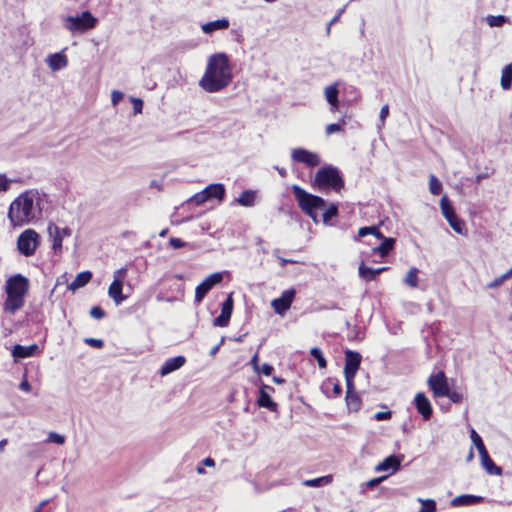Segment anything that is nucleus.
<instances>
[{
    "label": "nucleus",
    "instance_id": "nucleus-1",
    "mask_svg": "<svg viewBox=\"0 0 512 512\" xmlns=\"http://www.w3.org/2000/svg\"><path fill=\"white\" fill-rule=\"evenodd\" d=\"M233 79L229 56L220 52L208 58L205 72L199 86L208 93H216L225 89Z\"/></svg>",
    "mask_w": 512,
    "mask_h": 512
},
{
    "label": "nucleus",
    "instance_id": "nucleus-2",
    "mask_svg": "<svg viewBox=\"0 0 512 512\" xmlns=\"http://www.w3.org/2000/svg\"><path fill=\"white\" fill-rule=\"evenodd\" d=\"M36 193L25 191L21 193L9 206L8 219L13 227H21L34 222L40 214L35 204Z\"/></svg>",
    "mask_w": 512,
    "mask_h": 512
},
{
    "label": "nucleus",
    "instance_id": "nucleus-3",
    "mask_svg": "<svg viewBox=\"0 0 512 512\" xmlns=\"http://www.w3.org/2000/svg\"><path fill=\"white\" fill-rule=\"evenodd\" d=\"M29 289V280L21 274H15L8 278L5 285L6 300L4 310L14 314L24 305V298Z\"/></svg>",
    "mask_w": 512,
    "mask_h": 512
},
{
    "label": "nucleus",
    "instance_id": "nucleus-4",
    "mask_svg": "<svg viewBox=\"0 0 512 512\" xmlns=\"http://www.w3.org/2000/svg\"><path fill=\"white\" fill-rule=\"evenodd\" d=\"M312 187L324 193L329 190L340 192L344 188V179L337 167L327 164L316 172Z\"/></svg>",
    "mask_w": 512,
    "mask_h": 512
},
{
    "label": "nucleus",
    "instance_id": "nucleus-5",
    "mask_svg": "<svg viewBox=\"0 0 512 512\" xmlns=\"http://www.w3.org/2000/svg\"><path fill=\"white\" fill-rule=\"evenodd\" d=\"M291 190L298 203L299 208L309 216L313 222L318 223V210L323 209L326 206V201L317 195L308 193L299 185H292Z\"/></svg>",
    "mask_w": 512,
    "mask_h": 512
},
{
    "label": "nucleus",
    "instance_id": "nucleus-6",
    "mask_svg": "<svg viewBox=\"0 0 512 512\" xmlns=\"http://www.w3.org/2000/svg\"><path fill=\"white\" fill-rule=\"evenodd\" d=\"M64 21V27L72 34L85 33L95 28L98 23V19L88 10L75 16H66Z\"/></svg>",
    "mask_w": 512,
    "mask_h": 512
},
{
    "label": "nucleus",
    "instance_id": "nucleus-7",
    "mask_svg": "<svg viewBox=\"0 0 512 512\" xmlns=\"http://www.w3.org/2000/svg\"><path fill=\"white\" fill-rule=\"evenodd\" d=\"M40 243L39 234L33 229L24 230L17 239V249L25 257L34 255Z\"/></svg>",
    "mask_w": 512,
    "mask_h": 512
},
{
    "label": "nucleus",
    "instance_id": "nucleus-8",
    "mask_svg": "<svg viewBox=\"0 0 512 512\" xmlns=\"http://www.w3.org/2000/svg\"><path fill=\"white\" fill-rule=\"evenodd\" d=\"M223 281V273L215 272L206 277L195 289V303L199 304L205 296L218 284Z\"/></svg>",
    "mask_w": 512,
    "mask_h": 512
},
{
    "label": "nucleus",
    "instance_id": "nucleus-9",
    "mask_svg": "<svg viewBox=\"0 0 512 512\" xmlns=\"http://www.w3.org/2000/svg\"><path fill=\"white\" fill-rule=\"evenodd\" d=\"M361 359L360 353L349 349L345 351L344 375L346 384L351 385L352 382L354 383V378L360 367Z\"/></svg>",
    "mask_w": 512,
    "mask_h": 512
},
{
    "label": "nucleus",
    "instance_id": "nucleus-10",
    "mask_svg": "<svg viewBox=\"0 0 512 512\" xmlns=\"http://www.w3.org/2000/svg\"><path fill=\"white\" fill-rule=\"evenodd\" d=\"M427 384L432 391L434 398L444 397L450 389L447 377L443 371L431 374L427 380Z\"/></svg>",
    "mask_w": 512,
    "mask_h": 512
},
{
    "label": "nucleus",
    "instance_id": "nucleus-11",
    "mask_svg": "<svg viewBox=\"0 0 512 512\" xmlns=\"http://www.w3.org/2000/svg\"><path fill=\"white\" fill-rule=\"evenodd\" d=\"M296 291L293 288L287 289L282 292L281 296L275 298L271 302V306L275 313L278 315H284L287 310L291 307V304L295 298Z\"/></svg>",
    "mask_w": 512,
    "mask_h": 512
},
{
    "label": "nucleus",
    "instance_id": "nucleus-12",
    "mask_svg": "<svg viewBox=\"0 0 512 512\" xmlns=\"http://www.w3.org/2000/svg\"><path fill=\"white\" fill-rule=\"evenodd\" d=\"M291 158L293 161L303 163L308 167H316L321 160L318 154L306 150L304 148H296L292 150Z\"/></svg>",
    "mask_w": 512,
    "mask_h": 512
},
{
    "label": "nucleus",
    "instance_id": "nucleus-13",
    "mask_svg": "<svg viewBox=\"0 0 512 512\" xmlns=\"http://www.w3.org/2000/svg\"><path fill=\"white\" fill-rule=\"evenodd\" d=\"M414 404L417 411L422 415L424 420H428L432 415V406L427 396L419 392L414 398Z\"/></svg>",
    "mask_w": 512,
    "mask_h": 512
},
{
    "label": "nucleus",
    "instance_id": "nucleus-14",
    "mask_svg": "<svg viewBox=\"0 0 512 512\" xmlns=\"http://www.w3.org/2000/svg\"><path fill=\"white\" fill-rule=\"evenodd\" d=\"M46 64L54 72L64 69L68 65V59L64 54V50L49 54L46 58Z\"/></svg>",
    "mask_w": 512,
    "mask_h": 512
},
{
    "label": "nucleus",
    "instance_id": "nucleus-15",
    "mask_svg": "<svg viewBox=\"0 0 512 512\" xmlns=\"http://www.w3.org/2000/svg\"><path fill=\"white\" fill-rule=\"evenodd\" d=\"M186 362L184 356H176L173 358L167 359L162 365L159 373L161 376H166L178 369H180Z\"/></svg>",
    "mask_w": 512,
    "mask_h": 512
},
{
    "label": "nucleus",
    "instance_id": "nucleus-16",
    "mask_svg": "<svg viewBox=\"0 0 512 512\" xmlns=\"http://www.w3.org/2000/svg\"><path fill=\"white\" fill-rule=\"evenodd\" d=\"M481 458L482 467L490 475H501L502 469L497 466L490 457L488 450H478Z\"/></svg>",
    "mask_w": 512,
    "mask_h": 512
},
{
    "label": "nucleus",
    "instance_id": "nucleus-17",
    "mask_svg": "<svg viewBox=\"0 0 512 512\" xmlns=\"http://www.w3.org/2000/svg\"><path fill=\"white\" fill-rule=\"evenodd\" d=\"M403 459V456H395L390 455L387 458H385L382 462L376 465L375 471L376 472H382V471H389L395 472L399 469L401 461Z\"/></svg>",
    "mask_w": 512,
    "mask_h": 512
},
{
    "label": "nucleus",
    "instance_id": "nucleus-18",
    "mask_svg": "<svg viewBox=\"0 0 512 512\" xmlns=\"http://www.w3.org/2000/svg\"><path fill=\"white\" fill-rule=\"evenodd\" d=\"M346 404L350 411H358L361 407V399L359 395L355 392V386L352 382L350 384H346Z\"/></svg>",
    "mask_w": 512,
    "mask_h": 512
},
{
    "label": "nucleus",
    "instance_id": "nucleus-19",
    "mask_svg": "<svg viewBox=\"0 0 512 512\" xmlns=\"http://www.w3.org/2000/svg\"><path fill=\"white\" fill-rule=\"evenodd\" d=\"M39 352V346L37 344H32L29 346H23L20 344H16L12 349V355L15 358H28L36 355Z\"/></svg>",
    "mask_w": 512,
    "mask_h": 512
},
{
    "label": "nucleus",
    "instance_id": "nucleus-20",
    "mask_svg": "<svg viewBox=\"0 0 512 512\" xmlns=\"http://www.w3.org/2000/svg\"><path fill=\"white\" fill-rule=\"evenodd\" d=\"M381 240V243L372 248L373 254L379 255L381 258L387 256L393 249L395 245V239L391 237L378 238Z\"/></svg>",
    "mask_w": 512,
    "mask_h": 512
},
{
    "label": "nucleus",
    "instance_id": "nucleus-21",
    "mask_svg": "<svg viewBox=\"0 0 512 512\" xmlns=\"http://www.w3.org/2000/svg\"><path fill=\"white\" fill-rule=\"evenodd\" d=\"M203 190L204 193L208 196V200L217 199L221 202L224 200L226 195V189L222 183L209 184Z\"/></svg>",
    "mask_w": 512,
    "mask_h": 512
},
{
    "label": "nucleus",
    "instance_id": "nucleus-22",
    "mask_svg": "<svg viewBox=\"0 0 512 512\" xmlns=\"http://www.w3.org/2000/svg\"><path fill=\"white\" fill-rule=\"evenodd\" d=\"M483 500H484V498L481 496L463 494V495L453 498L451 500V505L453 507L471 506V505L481 503V502H483Z\"/></svg>",
    "mask_w": 512,
    "mask_h": 512
},
{
    "label": "nucleus",
    "instance_id": "nucleus-23",
    "mask_svg": "<svg viewBox=\"0 0 512 512\" xmlns=\"http://www.w3.org/2000/svg\"><path fill=\"white\" fill-rule=\"evenodd\" d=\"M230 25V22L227 18L217 19L214 21H210L207 23H204L201 26V29L203 33L205 34H212L213 32L217 30H226Z\"/></svg>",
    "mask_w": 512,
    "mask_h": 512
},
{
    "label": "nucleus",
    "instance_id": "nucleus-24",
    "mask_svg": "<svg viewBox=\"0 0 512 512\" xmlns=\"http://www.w3.org/2000/svg\"><path fill=\"white\" fill-rule=\"evenodd\" d=\"M47 230H48L49 236L52 238V242H53L52 249L54 250L55 253L60 252L62 249V242H63L60 228L54 223H49Z\"/></svg>",
    "mask_w": 512,
    "mask_h": 512
},
{
    "label": "nucleus",
    "instance_id": "nucleus-25",
    "mask_svg": "<svg viewBox=\"0 0 512 512\" xmlns=\"http://www.w3.org/2000/svg\"><path fill=\"white\" fill-rule=\"evenodd\" d=\"M257 194L258 192L256 190H244L238 198H236V203L243 207H253L256 204Z\"/></svg>",
    "mask_w": 512,
    "mask_h": 512
},
{
    "label": "nucleus",
    "instance_id": "nucleus-26",
    "mask_svg": "<svg viewBox=\"0 0 512 512\" xmlns=\"http://www.w3.org/2000/svg\"><path fill=\"white\" fill-rule=\"evenodd\" d=\"M92 278L90 271H83L77 274L75 279L68 285V290L75 292L76 290L84 287Z\"/></svg>",
    "mask_w": 512,
    "mask_h": 512
},
{
    "label": "nucleus",
    "instance_id": "nucleus-27",
    "mask_svg": "<svg viewBox=\"0 0 512 512\" xmlns=\"http://www.w3.org/2000/svg\"><path fill=\"white\" fill-rule=\"evenodd\" d=\"M123 283L113 280L108 289V295L114 300L116 305H120L126 297L122 294Z\"/></svg>",
    "mask_w": 512,
    "mask_h": 512
},
{
    "label": "nucleus",
    "instance_id": "nucleus-28",
    "mask_svg": "<svg viewBox=\"0 0 512 512\" xmlns=\"http://www.w3.org/2000/svg\"><path fill=\"white\" fill-rule=\"evenodd\" d=\"M338 83H334L325 88V98L331 105V111H335L338 108Z\"/></svg>",
    "mask_w": 512,
    "mask_h": 512
},
{
    "label": "nucleus",
    "instance_id": "nucleus-29",
    "mask_svg": "<svg viewBox=\"0 0 512 512\" xmlns=\"http://www.w3.org/2000/svg\"><path fill=\"white\" fill-rule=\"evenodd\" d=\"M257 404L260 407L266 408L271 412H276L278 409V404L274 402L271 396L268 393H265L264 391H259Z\"/></svg>",
    "mask_w": 512,
    "mask_h": 512
},
{
    "label": "nucleus",
    "instance_id": "nucleus-30",
    "mask_svg": "<svg viewBox=\"0 0 512 512\" xmlns=\"http://www.w3.org/2000/svg\"><path fill=\"white\" fill-rule=\"evenodd\" d=\"M440 207H441V212L447 221L453 219L456 216L454 208L446 195H444L441 198Z\"/></svg>",
    "mask_w": 512,
    "mask_h": 512
},
{
    "label": "nucleus",
    "instance_id": "nucleus-31",
    "mask_svg": "<svg viewBox=\"0 0 512 512\" xmlns=\"http://www.w3.org/2000/svg\"><path fill=\"white\" fill-rule=\"evenodd\" d=\"M332 475H326L314 479L304 480L302 485L306 487H322L330 484L332 482Z\"/></svg>",
    "mask_w": 512,
    "mask_h": 512
},
{
    "label": "nucleus",
    "instance_id": "nucleus-32",
    "mask_svg": "<svg viewBox=\"0 0 512 512\" xmlns=\"http://www.w3.org/2000/svg\"><path fill=\"white\" fill-rule=\"evenodd\" d=\"M512 85V64L506 65L502 70L501 87L508 90Z\"/></svg>",
    "mask_w": 512,
    "mask_h": 512
},
{
    "label": "nucleus",
    "instance_id": "nucleus-33",
    "mask_svg": "<svg viewBox=\"0 0 512 512\" xmlns=\"http://www.w3.org/2000/svg\"><path fill=\"white\" fill-rule=\"evenodd\" d=\"M324 389H326L325 393L328 397H337L342 393V388L339 382L329 379L327 383L324 385Z\"/></svg>",
    "mask_w": 512,
    "mask_h": 512
},
{
    "label": "nucleus",
    "instance_id": "nucleus-34",
    "mask_svg": "<svg viewBox=\"0 0 512 512\" xmlns=\"http://www.w3.org/2000/svg\"><path fill=\"white\" fill-rule=\"evenodd\" d=\"M418 273L419 270L416 267H412L406 274L403 282L409 287L416 288L418 286Z\"/></svg>",
    "mask_w": 512,
    "mask_h": 512
},
{
    "label": "nucleus",
    "instance_id": "nucleus-35",
    "mask_svg": "<svg viewBox=\"0 0 512 512\" xmlns=\"http://www.w3.org/2000/svg\"><path fill=\"white\" fill-rule=\"evenodd\" d=\"M358 273H359V276L367 282L374 281L377 277L375 274L374 268H370V267L364 265L363 263L360 264V266L358 268Z\"/></svg>",
    "mask_w": 512,
    "mask_h": 512
},
{
    "label": "nucleus",
    "instance_id": "nucleus-36",
    "mask_svg": "<svg viewBox=\"0 0 512 512\" xmlns=\"http://www.w3.org/2000/svg\"><path fill=\"white\" fill-rule=\"evenodd\" d=\"M339 213L338 204L331 203L322 215V220L325 225H330V220L336 217Z\"/></svg>",
    "mask_w": 512,
    "mask_h": 512
},
{
    "label": "nucleus",
    "instance_id": "nucleus-37",
    "mask_svg": "<svg viewBox=\"0 0 512 512\" xmlns=\"http://www.w3.org/2000/svg\"><path fill=\"white\" fill-rule=\"evenodd\" d=\"M387 478H388V476L384 475V476H380L377 478H373V479L361 484L360 493L365 494L368 489H374L375 487H377L380 483H382Z\"/></svg>",
    "mask_w": 512,
    "mask_h": 512
},
{
    "label": "nucleus",
    "instance_id": "nucleus-38",
    "mask_svg": "<svg viewBox=\"0 0 512 512\" xmlns=\"http://www.w3.org/2000/svg\"><path fill=\"white\" fill-rule=\"evenodd\" d=\"M233 312V298L232 294H229L226 300L221 305L220 315L231 318Z\"/></svg>",
    "mask_w": 512,
    "mask_h": 512
},
{
    "label": "nucleus",
    "instance_id": "nucleus-39",
    "mask_svg": "<svg viewBox=\"0 0 512 512\" xmlns=\"http://www.w3.org/2000/svg\"><path fill=\"white\" fill-rule=\"evenodd\" d=\"M367 235H373L376 238H383V234L375 226L361 227L358 230V236L359 237H365Z\"/></svg>",
    "mask_w": 512,
    "mask_h": 512
},
{
    "label": "nucleus",
    "instance_id": "nucleus-40",
    "mask_svg": "<svg viewBox=\"0 0 512 512\" xmlns=\"http://www.w3.org/2000/svg\"><path fill=\"white\" fill-rule=\"evenodd\" d=\"M310 354L317 361L319 368H321V369L326 368L327 361H326L322 351L320 350V348L313 347L310 350Z\"/></svg>",
    "mask_w": 512,
    "mask_h": 512
},
{
    "label": "nucleus",
    "instance_id": "nucleus-41",
    "mask_svg": "<svg viewBox=\"0 0 512 512\" xmlns=\"http://www.w3.org/2000/svg\"><path fill=\"white\" fill-rule=\"evenodd\" d=\"M45 443L54 444V445H64L65 444V436L56 432H50L45 440Z\"/></svg>",
    "mask_w": 512,
    "mask_h": 512
},
{
    "label": "nucleus",
    "instance_id": "nucleus-42",
    "mask_svg": "<svg viewBox=\"0 0 512 512\" xmlns=\"http://www.w3.org/2000/svg\"><path fill=\"white\" fill-rule=\"evenodd\" d=\"M429 191L433 195H439L442 191V184L435 175H430Z\"/></svg>",
    "mask_w": 512,
    "mask_h": 512
},
{
    "label": "nucleus",
    "instance_id": "nucleus-43",
    "mask_svg": "<svg viewBox=\"0 0 512 512\" xmlns=\"http://www.w3.org/2000/svg\"><path fill=\"white\" fill-rule=\"evenodd\" d=\"M506 21L507 18L504 15H489L486 17V22L490 27H501Z\"/></svg>",
    "mask_w": 512,
    "mask_h": 512
},
{
    "label": "nucleus",
    "instance_id": "nucleus-44",
    "mask_svg": "<svg viewBox=\"0 0 512 512\" xmlns=\"http://www.w3.org/2000/svg\"><path fill=\"white\" fill-rule=\"evenodd\" d=\"M422 504V508L419 512H435L436 511V502L432 499H418Z\"/></svg>",
    "mask_w": 512,
    "mask_h": 512
},
{
    "label": "nucleus",
    "instance_id": "nucleus-45",
    "mask_svg": "<svg viewBox=\"0 0 512 512\" xmlns=\"http://www.w3.org/2000/svg\"><path fill=\"white\" fill-rule=\"evenodd\" d=\"M470 438H471V441H472L471 448H473V446L475 448H486L484 443H483V440H482L481 436L473 428H470Z\"/></svg>",
    "mask_w": 512,
    "mask_h": 512
},
{
    "label": "nucleus",
    "instance_id": "nucleus-46",
    "mask_svg": "<svg viewBox=\"0 0 512 512\" xmlns=\"http://www.w3.org/2000/svg\"><path fill=\"white\" fill-rule=\"evenodd\" d=\"M206 201H208V196L204 193V190L195 193L192 197L188 199L189 203H193L196 205H202Z\"/></svg>",
    "mask_w": 512,
    "mask_h": 512
},
{
    "label": "nucleus",
    "instance_id": "nucleus-47",
    "mask_svg": "<svg viewBox=\"0 0 512 512\" xmlns=\"http://www.w3.org/2000/svg\"><path fill=\"white\" fill-rule=\"evenodd\" d=\"M444 397L449 398L451 402L456 403V404L461 403L464 399L462 392H460L456 389H454V390L449 389L447 392V395H444Z\"/></svg>",
    "mask_w": 512,
    "mask_h": 512
},
{
    "label": "nucleus",
    "instance_id": "nucleus-48",
    "mask_svg": "<svg viewBox=\"0 0 512 512\" xmlns=\"http://www.w3.org/2000/svg\"><path fill=\"white\" fill-rule=\"evenodd\" d=\"M448 223L455 232L463 234L465 224L457 217V215L453 219L449 220Z\"/></svg>",
    "mask_w": 512,
    "mask_h": 512
},
{
    "label": "nucleus",
    "instance_id": "nucleus-49",
    "mask_svg": "<svg viewBox=\"0 0 512 512\" xmlns=\"http://www.w3.org/2000/svg\"><path fill=\"white\" fill-rule=\"evenodd\" d=\"M14 180L7 178L6 174H0V193H5L10 189Z\"/></svg>",
    "mask_w": 512,
    "mask_h": 512
},
{
    "label": "nucleus",
    "instance_id": "nucleus-50",
    "mask_svg": "<svg viewBox=\"0 0 512 512\" xmlns=\"http://www.w3.org/2000/svg\"><path fill=\"white\" fill-rule=\"evenodd\" d=\"M345 125V122L342 121L341 123H332V124H329L326 126L325 128V132L326 134L329 136V135H332L336 132H339V131H342L343 130V127Z\"/></svg>",
    "mask_w": 512,
    "mask_h": 512
},
{
    "label": "nucleus",
    "instance_id": "nucleus-51",
    "mask_svg": "<svg viewBox=\"0 0 512 512\" xmlns=\"http://www.w3.org/2000/svg\"><path fill=\"white\" fill-rule=\"evenodd\" d=\"M511 276L508 275V271L501 275L500 277H497L496 279H494L493 281H491L490 283L487 284V288L488 289H493V288H496V287H499L500 285L503 284V282L510 278Z\"/></svg>",
    "mask_w": 512,
    "mask_h": 512
},
{
    "label": "nucleus",
    "instance_id": "nucleus-52",
    "mask_svg": "<svg viewBox=\"0 0 512 512\" xmlns=\"http://www.w3.org/2000/svg\"><path fill=\"white\" fill-rule=\"evenodd\" d=\"M214 465V460L211 457H207L196 467V471L198 474H204L205 471L203 466L213 467Z\"/></svg>",
    "mask_w": 512,
    "mask_h": 512
},
{
    "label": "nucleus",
    "instance_id": "nucleus-53",
    "mask_svg": "<svg viewBox=\"0 0 512 512\" xmlns=\"http://www.w3.org/2000/svg\"><path fill=\"white\" fill-rule=\"evenodd\" d=\"M90 315L94 319H102L105 316V311L100 306H94L90 310Z\"/></svg>",
    "mask_w": 512,
    "mask_h": 512
},
{
    "label": "nucleus",
    "instance_id": "nucleus-54",
    "mask_svg": "<svg viewBox=\"0 0 512 512\" xmlns=\"http://www.w3.org/2000/svg\"><path fill=\"white\" fill-rule=\"evenodd\" d=\"M84 342L91 346V347H94V348H102L104 346V342L102 339H97V338H85L84 339Z\"/></svg>",
    "mask_w": 512,
    "mask_h": 512
},
{
    "label": "nucleus",
    "instance_id": "nucleus-55",
    "mask_svg": "<svg viewBox=\"0 0 512 512\" xmlns=\"http://www.w3.org/2000/svg\"><path fill=\"white\" fill-rule=\"evenodd\" d=\"M126 275H127V268L122 267L114 272L113 280H118L120 283H123V280L125 279Z\"/></svg>",
    "mask_w": 512,
    "mask_h": 512
},
{
    "label": "nucleus",
    "instance_id": "nucleus-56",
    "mask_svg": "<svg viewBox=\"0 0 512 512\" xmlns=\"http://www.w3.org/2000/svg\"><path fill=\"white\" fill-rule=\"evenodd\" d=\"M230 319L228 317L219 315L213 321V325L217 327H226L229 324Z\"/></svg>",
    "mask_w": 512,
    "mask_h": 512
},
{
    "label": "nucleus",
    "instance_id": "nucleus-57",
    "mask_svg": "<svg viewBox=\"0 0 512 512\" xmlns=\"http://www.w3.org/2000/svg\"><path fill=\"white\" fill-rule=\"evenodd\" d=\"M169 244L174 248V249H179V248H182V247H185L187 246V243L184 242L183 240H181L180 238H176V237H171L170 240H169Z\"/></svg>",
    "mask_w": 512,
    "mask_h": 512
},
{
    "label": "nucleus",
    "instance_id": "nucleus-58",
    "mask_svg": "<svg viewBox=\"0 0 512 512\" xmlns=\"http://www.w3.org/2000/svg\"><path fill=\"white\" fill-rule=\"evenodd\" d=\"M123 93L117 90L112 91L111 93V102L115 106L123 99Z\"/></svg>",
    "mask_w": 512,
    "mask_h": 512
},
{
    "label": "nucleus",
    "instance_id": "nucleus-59",
    "mask_svg": "<svg viewBox=\"0 0 512 512\" xmlns=\"http://www.w3.org/2000/svg\"><path fill=\"white\" fill-rule=\"evenodd\" d=\"M274 368L272 365L268 364V363H264L261 368L259 367V371H257L258 373H262L263 375H266V376H269L272 374Z\"/></svg>",
    "mask_w": 512,
    "mask_h": 512
},
{
    "label": "nucleus",
    "instance_id": "nucleus-60",
    "mask_svg": "<svg viewBox=\"0 0 512 512\" xmlns=\"http://www.w3.org/2000/svg\"><path fill=\"white\" fill-rule=\"evenodd\" d=\"M278 252H279V250L275 249L273 251V255L279 260L280 265H281L282 268H284L288 263H295L296 262L294 260H290V259H286V258L280 257L278 255Z\"/></svg>",
    "mask_w": 512,
    "mask_h": 512
},
{
    "label": "nucleus",
    "instance_id": "nucleus-61",
    "mask_svg": "<svg viewBox=\"0 0 512 512\" xmlns=\"http://www.w3.org/2000/svg\"><path fill=\"white\" fill-rule=\"evenodd\" d=\"M133 109L135 113H141L143 108V101L139 98H133Z\"/></svg>",
    "mask_w": 512,
    "mask_h": 512
},
{
    "label": "nucleus",
    "instance_id": "nucleus-62",
    "mask_svg": "<svg viewBox=\"0 0 512 512\" xmlns=\"http://www.w3.org/2000/svg\"><path fill=\"white\" fill-rule=\"evenodd\" d=\"M391 417V411H385V412H377L375 415H374V418L377 420V421H383V420H387Z\"/></svg>",
    "mask_w": 512,
    "mask_h": 512
},
{
    "label": "nucleus",
    "instance_id": "nucleus-63",
    "mask_svg": "<svg viewBox=\"0 0 512 512\" xmlns=\"http://www.w3.org/2000/svg\"><path fill=\"white\" fill-rule=\"evenodd\" d=\"M250 364L255 371H259V357L257 353L251 358Z\"/></svg>",
    "mask_w": 512,
    "mask_h": 512
},
{
    "label": "nucleus",
    "instance_id": "nucleus-64",
    "mask_svg": "<svg viewBox=\"0 0 512 512\" xmlns=\"http://www.w3.org/2000/svg\"><path fill=\"white\" fill-rule=\"evenodd\" d=\"M389 114V107L388 105H384L381 110H380V114H379V117L382 121L385 120V118L388 116Z\"/></svg>",
    "mask_w": 512,
    "mask_h": 512
}]
</instances>
